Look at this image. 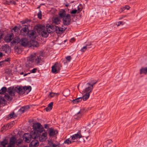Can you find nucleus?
<instances>
[{"label":"nucleus","mask_w":147,"mask_h":147,"mask_svg":"<svg viewBox=\"0 0 147 147\" xmlns=\"http://www.w3.org/2000/svg\"><path fill=\"white\" fill-rule=\"evenodd\" d=\"M82 137V136L80 133L76 134L72 136L71 137L72 140H74L78 138H80Z\"/></svg>","instance_id":"obj_23"},{"label":"nucleus","mask_w":147,"mask_h":147,"mask_svg":"<svg viewBox=\"0 0 147 147\" xmlns=\"http://www.w3.org/2000/svg\"><path fill=\"white\" fill-rule=\"evenodd\" d=\"M4 97L6 99L8 100H11V97H10L8 95V94H5L4 96Z\"/></svg>","instance_id":"obj_38"},{"label":"nucleus","mask_w":147,"mask_h":147,"mask_svg":"<svg viewBox=\"0 0 147 147\" xmlns=\"http://www.w3.org/2000/svg\"><path fill=\"white\" fill-rule=\"evenodd\" d=\"M30 43L31 45L33 47H37L39 45L38 43L36 41L33 40H31L30 41Z\"/></svg>","instance_id":"obj_24"},{"label":"nucleus","mask_w":147,"mask_h":147,"mask_svg":"<svg viewBox=\"0 0 147 147\" xmlns=\"http://www.w3.org/2000/svg\"><path fill=\"white\" fill-rule=\"evenodd\" d=\"M10 2L11 3H12L13 5H15L16 4V2L15 1H11Z\"/></svg>","instance_id":"obj_49"},{"label":"nucleus","mask_w":147,"mask_h":147,"mask_svg":"<svg viewBox=\"0 0 147 147\" xmlns=\"http://www.w3.org/2000/svg\"><path fill=\"white\" fill-rule=\"evenodd\" d=\"M8 141L6 140H5L1 142V144L3 147H6L5 145L8 144Z\"/></svg>","instance_id":"obj_32"},{"label":"nucleus","mask_w":147,"mask_h":147,"mask_svg":"<svg viewBox=\"0 0 147 147\" xmlns=\"http://www.w3.org/2000/svg\"><path fill=\"white\" fill-rule=\"evenodd\" d=\"M69 92L70 90L68 89H67L64 90L63 92V95L65 96H68L69 94Z\"/></svg>","instance_id":"obj_31"},{"label":"nucleus","mask_w":147,"mask_h":147,"mask_svg":"<svg viewBox=\"0 0 147 147\" xmlns=\"http://www.w3.org/2000/svg\"><path fill=\"white\" fill-rule=\"evenodd\" d=\"M87 49V47H86V46H84L81 49V51L82 52H84Z\"/></svg>","instance_id":"obj_43"},{"label":"nucleus","mask_w":147,"mask_h":147,"mask_svg":"<svg viewBox=\"0 0 147 147\" xmlns=\"http://www.w3.org/2000/svg\"><path fill=\"white\" fill-rule=\"evenodd\" d=\"M123 17H121V18H119V20H121V19H122L123 18Z\"/></svg>","instance_id":"obj_63"},{"label":"nucleus","mask_w":147,"mask_h":147,"mask_svg":"<svg viewBox=\"0 0 147 147\" xmlns=\"http://www.w3.org/2000/svg\"><path fill=\"white\" fill-rule=\"evenodd\" d=\"M10 58H7L6 59L5 61H9L10 60Z\"/></svg>","instance_id":"obj_52"},{"label":"nucleus","mask_w":147,"mask_h":147,"mask_svg":"<svg viewBox=\"0 0 147 147\" xmlns=\"http://www.w3.org/2000/svg\"><path fill=\"white\" fill-rule=\"evenodd\" d=\"M130 7L128 5L125 6L123 8L124 10L127 9L128 10L129 9Z\"/></svg>","instance_id":"obj_46"},{"label":"nucleus","mask_w":147,"mask_h":147,"mask_svg":"<svg viewBox=\"0 0 147 147\" xmlns=\"http://www.w3.org/2000/svg\"><path fill=\"white\" fill-rule=\"evenodd\" d=\"M18 43V37L15 38L14 39L11 43V45H15V46L14 49L16 50L18 49V46H16Z\"/></svg>","instance_id":"obj_16"},{"label":"nucleus","mask_w":147,"mask_h":147,"mask_svg":"<svg viewBox=\"0 0 147 147\" xmlns=\"http://www.w3.org/2000/svg\"><path fill=\"white\" fill-rule=\"evenodd\" d=\"M39 144V142L37 140H33L31 143L30 145L31 146H30V147H36Z\"/></svg>","instance_id":"obj_22"},{"label":"nucleus","mask_w":147,"mask_h":147,"mask_svg":"<svg viewBox=\"0 0 147 147\" xmlns=\"http://www.w3.org/2000/svg\"><path fill=\"white\" fill-rule=\"evenodd\" d=\"M74 142V141L70 140L69 139L66 140L64 142V143L67 144H69Z\"/></svg>","instance_id":"obj_37"},{"label":"nucleus","mask_w":147,"mask_h":147,"mask_svg":"<svg viewBox=\"0 0 147 147\" xmlns=\"http://www.w3.org/2000/svg\"><path fill=\"white\" fill-rule=\"evenodd\" d=\"M20 44L23 46H26L27 45H29V42L26 38H23L20 41Z\"/></svg>","instance_id":"obj_20"},{"label":"nucleus","mask_w":147,"mask_h":147,"mask_svg":"<svg viewBox=\"0 0 147 147\" xmlns=\"http://www.w3.org/2000/svg\"><path fill=\"white\" fill-rule=\"evenodd\" d=\"M19 147H28L27 146H26V145H23V146H20Z\"/></svg>","instance_id":"obj_56"},{"label":"nucleus","mask_w":147,"mask_h":147,"mask_svg":"<svg viewBox=\"0 0 147 147\" xmlns=\"http://www.w3.org/2000/svg\"><path fill=\"white\" fill-rule=\"evenodd\" d=\"M31 89L32 88L30 86H19V94H28L31 91Z\"/></svg>","instance_id":"obj_3"},{"label":"nucleus","mask_w":147,"mask_h":147,"mask_svg":"<svg viewBox=\"0 0 147 147\" xmlns=\"http://www.w3.org/2000/svg\"><path fill=\"white\" fill-rule=\"evenodd\" d=\"M18 88L17 87H16L15 88H14L13 87H10L8 88L7 92L11 96H14L15 95V92H18Z\"/></svg>","instance_id":"obj_9"},{"label":"nucleus","mask_w":147,"mask_h":147,"mask_svg":"<svg viewBox=\"0 0 147 147\" xmlns=\"http://www.w3.org/2000/svg\"><path fill=\"white\" fill-rule=\"evenodd\" d=\"M2 47L3 49H4L5 52H7V49L8 50L10 49V48L9 47V46L7 45L3 46Z\"/></svg>","instance_id":"obj_35"},{"label":"nucleus","mask_w":147,"mask_h":147,"mask_svg":"<svg viewBox=\"0 0 147 147\" xmlns=\"http://www.w3.org/2000/svg\"><path fill=\"white\" fill-rule=\"evenodd\" d=\"M61 65L60 64L56 63L52 67V71L53 73H57L60 71Z\"/></svg>","instance_id":"obj_8"},{"label":"nucleus","mask_w":147,"mask_h":147,"mask_svg":"<svg viewBox=\"0 0 147 147\" xmlns=\"http://www.w3.org/2000/svg\"><path fill=\"white\" fill-rule=\"evenodd\" d=\"M91 45V44L90 43L89 44H87L86 46V47H87V46H89Z\"/></svg>","instance_id":"obj_60"},{"label":"nucleus","mask_w":147,"mask_h":147,"mask_svg":"<svg viewBox=\"0 0 147 147\" xmlns=\"http://www.w3.org/2000/svg\"><path fill=\"white\" fill-rule=\"evenodd\" d=\"M29 108V107L28 106H26L22 107L19 110V113L20 114H22L24 112L28 110Z\"/></svg>","instance_id":"obj_21"},{"label":"nucleus","mask_w":147,"mask_h":147,"mask_svg":"<svg viewBox=\"0 0 147 147\" xmlns=\"http://www.w3.org/2000/svg\"><path fill=\"white\" fill-rule=\"evenodd\" d=\"M66 59L68 61H69L71 59V57L70 56H69L67 57H66Z\"/></svg>","instance_id":"obj_44"},{"label":"nucleus","mask_w":147,"mask_h":147,"mask_svg":"<svg viewBox=\"0 0 147 147\" xmlns=\"http://www.w3.org/2000/svg\"><path fill=\"white\" fill-rule=\"evenodd\" d=\"M16 139L14 137L11 138L10 139V142L7 147H13L16 142Z\"/></svg>","instance_id":"obj_17"},{"label":"nucleus","mask_w":147,"mask_h":147,"mask_svg":"<svg viewBox=\"0 0 147 147\" xmlns=\"http://www.w3.org/2000/svg\"><path fill=\"white\" fill-rule=\"evenodd\" d=\"M37 136V134L35 132L32 131L30 133V134H25L23 136V138L25 142L29 143L31 141L32 138L36 139Z\"/></svg>","instance_id":"obj_1"},{"label":"nucleus","mask_w":147,"mask_h":147,"mask_svg":"<svg viewBox=\"0 0 147 147\" xmlns=\"http://www.w3.org/2000/svg\"><path fill=\"white\" fill-rule=\"evenodd\" d=\"M97 82V81H96L94 83H93L92 84H91V85H92V87H93V86Z\"/></svg>","instance_id":"obj_53"},{"label":"nucleus","mask_w":147,"mask_h":147,"mask_svg":"<svg viewBox=\"0 0 147 147\" xmlns=\"http://www.w3.org/2000/svg\"><path fill=\"white\" fill-rule=\"evenodd\" d=\"M36 29L37 31H39L38 33L40 34L42 36L45 37L48 36L49 33L45 27L39 25L37 26V28H36Z\"/></svg>","instance_id":"obj_4"},{"label":"nucleus","mask_w":147,"mask_h":147,"mask_svg":"<svg viewBox=\"0 0 147 147\" xmlns=\"http://www.w3.org/2000/svg\"><path fill=\"white\" fill-rule=\"evenodd\" d=\"M28 74H30V73H28L27 74H24V76H26Z\"/></svg>","instance_id":"obj_58"},{"label":"nucleus","mask_w":147,"mask_h":147,"mask_svg":"<svg viewBox=\"0 0 147 147\" xmlns=\"http://www.w3.org/2000/svg\"><path fill=\"white\" fill-rule=\"evenodd\" d=\"M38 18L40 19H41L42 18V14L41 12L40 11L37 14Z\"/></svg>","instance_id":"obj_40"},{"label":"nucleus","mask_w":147,"mask_h":147,"mask_svg":"<svg viewBox=\"0 0 147 147\" xmlns=\"http://www.w3.org/2000/svg\"><path fill=\"white\" fill-rule=\"evenodd\" d=\"M36 68H34L33 69L32 71H31V72L32 73H35L36 71Z\"/></svg>","instance_id":"obj_48"},{"label":"nucleus","mask_w":147,"mask_h":147,"mask_svg":"<svg viewBox=\"0 0 147 147\" xmlns=\"http://www.w3.org/2000/svg\"><path fill=\"white\" fill-rule=\"evenodd\" d=\"M55 30L56 33L60 34L63 33L65 30L64 28L58 26L55 27Z\"/></svg>","instance_id":"obj_18"},{"label":"nucleus","mask_w":147,"mask_h":147,"mask_svg":"<svg viewBox=\"0 0 147 147\" xmlns=\"http://www.w3.org/2000/svg\"><path fill=\"white\" fill-rule=\"evenodd\" d=\"M4 40L7 42H9L11 40V38L7 36L5 37Z\"/></svg>","instance_id":"obj_34"},{"label":"nucleus","mask_w":147,"mask_h":147,"mask_svg":"<svg viewBox=\"0 0 147 147\" xmlns=\"http://www.w3.org/2000/svg\"><path fill=\"white\" fill-rule=\"evenodd\" d=\"M58 14L59 16V17L62 18L67 16V15H69V14L66 13V11L64 10L63 9L59 11Z\"/></svg>","instance_id":"obj_19"},{"label":"nucleus","mask_w":147,"mask_h":147,"mask_svg":"<svg viewBox=\"0 0 147 147\" xmlns=\"http://www.w3.org/2000/svg\"><path fill=\"white\" fill-rule=\"evenodd\" d=\"M14 114V113L13 112L10 113L8 116V117L9 119H10L11 118H12L13 117Z\"/></svg>","instance_id":"obj_42"},{"label":"nucleus","mask_w":147,"mask_h":147,"mask_svg":"<svg viewBox=\"0 0 147 147\" xmlns=\"http://www.w3.org/2000/svg\"><path fill=\"white\" fill-rule=\"evenodd\" d=\"M9 125L8 124H7L5 125H4V126L3 127V129H4L5 130H7L9 128Z\"/></svg>","instance_id":"obj_41"},{"label":"nucleus","mask_w":147,"mask_h":147,"mask_svg":"<svg viewBox=\"0 0 147 147\" xmlns=\"http://www.w3.org/2000/svg\"><path fill=\"white\" fill-rule=\"evenodd\" d=\"M75 41V39L74 38H71V39L70 40V41L72 42H73Z\"/></svg>","instance_id":"obj_51"},{"label":"nucleus","mask_w":147,"mask_h":147,"mask_svg":"<svg viewBox=\"0 0 147 147\" xmlns=\"http://www.w3.org/2000/svg\"><path fill=\"white\" fill-rule=\"evenodd\" d=\"M140 74H146L147 73V67H143L141 68L140 70Z\"/></svg>","instance_id":"obj_29"},{"label":"nucleus","mask_w":147,"mask_h":147,"mask_svg":"<svg viewBox=\"0 0 147 147\" xmlns=\"http://www.w3.org/2000/svg\"><path fill=\"white\" fill-rule=\"evenodd\" d=\"M107 142H109L110 143H111L112 142V141L111 140H108L107 141Z\"/></svg>","instance_id":"obj_57"},{"label":"nucleus","mask_w":147,"mask_h":147,"mask_svg":"<svg viewBox=\"0 0 147 147\" xmlns=\"http://www.w3.org/2000/svg\"><path fill=\"white\" fill-rule=\"evenodd\" d=\"M93 87L90 83H87L85 85V88L82 91V93H88L90 94L92 91Z\"/></svg>","instance_id":"obj_7"},{"label":"nucleus","mask_w":147,"mask_h":147,"mask_svg":"<svg viewBox=\"0 0 147 147\" xmlns=\"http://www.w3.org/2000/svg\"><path fill=\"white\" fill-rule=\"evenodd\" d=\"M85 109H83V110H80L79 112L75 114L74 116V118L78 119L81 118L83 114L84 111Z\"/></svg>","instance_id":"obj_15"},{"label":"nucleus","mask_w":147,"mask_h":147,"mask_svg":"<svg viewBox=\"0 0 147 147\" xmlns=\"http://www.w3.org/2000/svg\"><path fill=\"white\" fill-rule=\"evenodd\" d=\"M20 74L21 75H22L23 74V72H22V73H21Z\"/></svg>","instance_id":"obj_62"},{"label":"nucleus","mask_w":147,"mask_h":147,"mask_svg":"<svg viewBox=\"0 0 147 147\" xmlns=\"http://www.w3.org/2000/svg\"><path fill=\"white\" fill-rule=\"evenodd\" d=\"M82 100V97H79L73 100H72L71 102L74 104H77L81 101Z\"/></svg>","instance_id":"obj_26"},{"label":"nucleus","mask_w":147,"mask_h":147,"mask_svg":"<svg viewBox=\"0 0 147 147\" xmlns=\"http://www.w3.org/2000/svg\"><path fill=\"white\" fill-rule=\"evenodd\" d=\"M52 22L53 24L58 25L61 23V20L60 17H55L53 18Z\"/></svg>","instance_id":"obj_13"},{"label":"nucleus","mask_w":147,"mask_h":147,"mask_svg":"<svg viewBox=\"0 0 147 147\" xmlns=\"http://www.w3.org/2000/svg\"><path fill=\"white\" fill-rule=\"evenodd\" d=\"M17 28H18V27L17 26H15V27H14V28H13L12 30H14V32H15L16 31V29Z\"/></svg>","instance_id":"obj_50"},{"label":"nucleus","mask_w":147,"mask_h":147,"mask_svg":"<svg viewBox=\"0 0 147 147\" xmlns=\"http://www.w3.org/2000/svg\"><path fill=\"white\" fill-rule=\"evenodd\" d=\"M49 135L50 136H54L57 132L52 128H50L49 131Z\"/></svg>","instance_id":"obj_25"},{"label":"nucleus","mask_w":147,"mask_h":147,"mask_svg":"<svg viewBox=\"0 0 147 147\" xmlns=\"http://www.w3.org/2000/svg\"><path fill=\"white\" fill-rule=\"evenodd\" d=\"M84 94L82 97V99L84 101L86 100L89 97L90 94L88 93H83Z\"/></svg>","instance_id":"obj_30"},{"label":"nucleus","mask_w":147,"mask_h":147,"mask_svg":"<svg viewBox=\"0 0 147 147\" xmlns=\"http://www.w3.org/2000/svg\"><path fill=\"white\" fill-rule=\"evenodd\" d=\"M77 10L76 9H74L72 10L71 12V13L72 14H75L77 12Z\"/></svg>","instance_id":"obj_45"},{"label":"nucleus","mask_w":147,"mask_h":147,"mask_svg":"<svg viewBox=\"0 0 147 147\" xmlns=\"http://www.w3.org/2000/svg\"><path fill=\"white\" fill-rule=\"evenodd\" d=\"M4 62V61H2L0 62V66H1L2 65H3V62Z\"/></svg>","instance_id":"obj_54"},{"label":"nucleus","mask_w":147,"mask_h":147,"mask_svg":"<svg viewBox=\"0 0 147 147\" xmlns=\"http://www.w3.org/2000/svg\"><path fill=\"white\" fill-rule=\"evenodd\" d=\"M59 94L58 93L50 92L48 95V97L49 98H51L55 96H57Z\"/></svg>","instance_id":"obj_27"},{"label":"nucleus","mask_w":147,"mask_h":147,"mask_svg":"<svg viewBox=\"0 0 147 147\" xmlns=\"http://www.w3.org/2000/svg\"><path fill=\"white\" fill-rule=\"evenodd\" d=\"M3 36V33L2 32V31H0V40H1L2 38V37Z\"/></svg>","instance_id":"obj_47"},{"label":"nucleus","mask_w":147,"mask_h":147,"mask_svg":"<svg viewBox=\"0 0 147 147\" xmlns=\"http://www.w3.org/2000/svg\"><path fill=\"white\" fill-rule=\"evenodd\" d=\"M29 21H23L20 22L22 24V26H25V27L23 28L21 31V33L22 34V32H26L27 30L28 27V23L30 22Z\"/></svg>","instance_id":"obj_11"},{"label":"nucleus","mask_w":147,"mask_h":147,"mask_svg":"<svg viewBox=\"0 0 147 147\" xmlns=\"http://www.w3.org/2000/svg\"><path fill=\"white\" fill-rule=\"evenodd\" d=\"M33 129L36 134L40 132L44 129L42 125L39 123H34L32 126Z\"/></svg>","instance_id":"obj_6"},{"label":"nucleus","mask_w":147,"mask_h":147,"mask_svg":"<svg viewBox=\"0 0 147 147\" xmlns=\"http://www.w3.org/2000/svg\"><path fill=\"white\" fill-rule=\"evenodd\" d=\"M36 134V138L38 137L39 140L40 142L45 141L47 139V134L44 129Z\"/></svg>","instance_id":"obj_5"},{"label":"nucleus","mask_w":147,"mask_h":147,"mask_svg":"<svg viewBox=\"0 0 147 147\" xmlns=\"http://www.w3.org/2000/svg\"><path fill=\"white\" fill-rule=\"evenodd\" d=\"M2 53H0V57H1L2 55Z\"/></svg>","instance_id":"obj_59"},{"label":"nucleus","mask_w":147,"mask_h":147,"mask_svg":"<svg viewBox=\"0 0 147 147\" xmlns=\"http://www.w3.org/2000/svg\"><path fill=\"white\" fill-rule=\"evenodd\" d=\"M27 35L31 39H35L36 36V32L33 30L28 31V32Z\"/></svg>","instance_id":"obj_12"},{"label":"nucleus","mask_w":147,"mask_h":147,"mask_svg":"<svg viewBox=\"0 0 147 147\" xmlns=\"http://www.w3.org/2000/svg\"><path fill=\"white\" fill-rule=\"evenodd\" d=\"M7 90V88L5 87H3L0 90V94H3Z\"/></svg>","instance_id":"obj_33"},{"label":"nucleus","mask_w":147,"mask_h":147,"mask_svg":"<svg viewBox=\"0 0 147 147\" xmlns=\"http://www.w3.org/2000/svg\"><path fill=\"white\" fill-rule=\"evenodd\" d=\"M47 28H45L46 30H47V32H48V33H50L51 32V30H52L51 28H50V25L49 24H48L47 26Z\"/></svg>","instance_id":"obj_36"},{"label":"nucleus","mask_w":147,"mask_h":147,"mask_svg":"<svg viewBox=\"0 0 147 147\" xmlns=\"http://www.w3.org/2000/svg\"><path fill=\"white\" fill-rule=\"evenodd\" d=\"M7 71H8V70H6V71H5V72L6 73H7Z\"/></svg>","instance_id":"obj_61"},{"label":"nucleus","mask_w":147,"mask_h":147,"mask_svg":"<svg viewBox=\"0 0 147 147\" xmlns=\"http://www.w3.org/2000/svg\"><path fill=\"white\" fill-rule=\"evenodd\" d=\"M125 23H124L122 21H119L117 22L116 24L117 26H119L120 25H123Z\"/></svg>","instance_id":"obj_39"},{"label":"nucleus","mask_w":147,"mask_h":147,"mask_svg":"<svg viewBox=\"0 0 147 147\" xmlns=\"http://www.w3.org/2000/svg\"><path fill=\"white\" fill-rule=\"evenodd\" d=\"M8 36L11 38V39L13 38L12 36V35H9Z\"/></svg>","instance_id":"obj_55"},{"label":"nucleus","mask_w":147,"mask_h":147,"mask_svg":"<svg viewBox=\"0 0 147 147\" xmlns=\"http://www.w3.org/2000/svg\"><path fill=\"white\" fill-rule=\"evenodd\" d=\"M63 22L65 25H68L71 21V16L70 15H67V16L62 18Z\"/></svg>","instance_id":"obj_10"},{"label":"nucleus","mask_w":147,"mask_h":147,"mask_svg":"<svg viewBox=\"0 0 147 147\" xmlns=\"http://www.w3.org/2000/svg\"><path fill=\"white\" fill-rule=\"evenodd\" d=\"M48 144L52 147H60V144L58 142L54 143L51 140H48Z\"/></svg>","instance_id":"obj_14"},{"label":"nucleus","mask_w":147,"mask_h":147,"mask_svg":"<svg viewBox=\"0 0 147 147\" xmlns=\"http://www.w3.org/2000/svg\"><path fill=\"white\" fill-rule=\"evenodd\" d=\"M40 60L41 58L40 57L37 55L36 53L32 54L27 58V62L29 64L32 63H38L40 62Z\"/></svg>","instance_id":"obj_2"},{"label":"nucleus","mask_w":147,"mask_h":147,"mask_svg":"<svg viewBox=\"0 0 147 147\" xmlns=\"http://www.w3.org/2000/svg\"><path fill=\"white\" fill-rule=\"evenodd\" d=\"M110 1L111 2H113V0H110Z\"/></svg>","instance_id":"obj_64"},{"label":"nucleus","mask_w":147,"mask_h":147,"mask_svg":"<svg viewBox=\"0 0 147 147\" xmlns=\"http://www.w3.org/2000/svg\"><path fill=\"white\" fill-rule=\"evenodd\" d=\"M53 104V102H52L49 103L48 105V107L45 109V110L47 111H50L52 109Z\"/></svg>","instance_id":"obj_28"}]
</instances>
